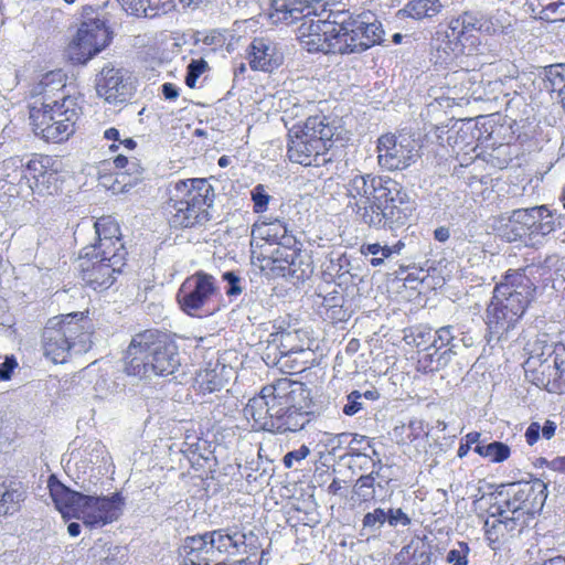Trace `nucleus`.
Returning <instances> with one entry per match:
<instances>
[{
  "label": "nucleus",
  "instance_id": "59",
  "mask_svg": "<svg viewBox=\"0 0 565 565\" xmlns=\"http://www.w3.org/2000/svg\"><path fill=\"white\" fill-rule=\"evenodd\" d=\"M545 76H546V79L550 82L551 84V89L552 90H555L558 86L561 85H565L564 82H565V76L564 74L559 71V65H550L548 67H546V71H545ZM564 86H562L559 88V90L563 88Z\"/></svg>",
  "mask_w": 565,
  "mask_h": 565
},
{
  "label": "nucleus",
  "instance_id": "62",
  "mask_svg": "<svg viewBox=\"0 0 565 565\" xmlns=\"http://www.w3.org/2000/svg\"><path fill=\"white\" fill-rule=\"evenodd\" d=\"M309 454L310 449L307 446L302 445L299 449L289 451L284 456V465L286 468H291L295 461L300 462L301 460L307 458Z\"/></svg>",
  "mask_w": 565,
  "mask_h": 565
},
{
  "label": "nucleus",
  "instance_id": "7",
  "mask_svg": "<svg viewBox=\"0 0 565 565\" xmlns=\"http://www.w3.org/2000/svg\"><path fill=\"white\" fill-rule=\"evenodd\" d=\"M526 379L550 393H565V343L536 342L524 362Z\"/></svg>",
  "mask_w": 565,
  "mask_h": 565
},
{
  "label": "nucleus",
  "instance_id": "32",
  "mask_svg": "<svg viewBox=\"0 0 565 565\" xmlns=\"http://www.w3.org/2000/svg\"><path fill=\"white\" fill-rule=\"evenodd\" d=\"M211 539L210 544L214 550L216 559L222 561L225 554H235L239 552V547L245 544L246 535L238 531L230 529H220L207 532Z\"/></svg>",
  "mask_w": 565,
  "mask_h": 565
},
{
  "label": "nucleus",
  "instance_id": "44",
  "mask_svg": "<svg viewBox=\"0 0 565 565\" xmlns=\"http://www.w3.org/2000/svg\"><path fill=\"white\" fill-rule=\"evenodd\" d=\"M441 349H434L433 352L426 349L425 352L418 360L419 370L424 372H437L440 369L448 365L452 356L457 354L452 348H447L444 351Z\"/></svg>",
  "mask_w": 565,
  "mask_h": 565
},
{
  "label": "nucleus",
  "instance_id": "40",
  "mask_svg": "<svg viewBox=\"0 0 565 565\" xmlns=\"http://www.w3.org/2000/svg\"><path fill=\"white\" fill-rule=\"evenodd\" d=\"M441 8L443 4L439 0H411L403 9L397 11V15L414 20L430 19L437 15Z\"/></svg>",
  "mask_w": 565,
  "mask_h": 565
},
{
  "label": "nucleus",
  "instance_id": "63",
  "mask_svg": "<svg viewBox=\"0 0 565 565\" xmlns=\"http://www.w3.org/2000/svg\"><path fill=\"white\" fill-rule=\"evenodd\" d=\"M17 366L18 362L13 355L6 356L4 361L0 364V381L10 380L11 374Z\"/></svg>",
  "mask_w": 565,
  "mask_h": 565
},
{
  "label": "nucleus",
  "instance_id": "18",
  "mask_svg": "<svg viewBox=\"0 0 565 565\" xmlns=\"http://www.w3.org/2000/svg\"><path fill=\"white\" fill-rule=\"evenodd\" d=\"M50 495L56 510L66 520L78 519L83 507H85L86 495L64 486L55 476H50L47 480Z\"/></svg>",
  "mask_w": 565,
  "mask_h": 565
},
{
  "label": "nucleus",
  "instance_id": "37",
  "mask_svg": "<svg viewBox=\"0 0 565 565\" xmlns=\"http://www.w3.org/2000/svg\"><path fill=\"white\" fill-rule=\"evenodd\" d=\"M25 491L20 482L0 481V515H12L20 510Z\"/></svg>",
  "mask_w": 565,
  "mask_h": 565
},
{
  "label": "nucleus",
  "instance_id": "28",
  "mask_svg": "<svg viewBox=\"0 0 565 565\" xmlns=\"http://www.w3.org/2000/svg\"><path fill=\"white\" fill-rule=\"evenodd\" d=\"M507 290L505 286H497L493 290L491 302L487 308V326L492 335H497L500 339L504 333L512 329L515 321H510V312L502 306L503 302L500 300L504 296Z\"/></svg>",
  "mask_w": 565,
  "mask_h": 565
},
{
  "label": "nucleus",
  "instance_id": "22",
  "mask_svg": "<svg viewBox=\"0 0 565 565\" xmlns=\"http://www.w3.org/2000/svg\"><path fill=\"white\" fill-rule=\"evenodd\" d=\"M545 211V205L514 210L503 228V236L509 242L522 239L526 235L533 236L532 230Z\"/></svg>",
  "mask_w": 565,
  "mask_h": 565
},
{
  "label": "nucleus",
  "instance_id": "43",
  "mask_svg": "<svg viewBox=\"0 0 565 565\" xmlns=\"http://www.w3.org/2000/svg\"><path fill=\"white\" fill-rule=\"evenodd\" d=\"M315 17H317L319 22H321L326 28V34L332 35H334V33H337V31L340 30L341 26L344 28L349 25V21L353 20L348 11H333L331 9H327L326 2H323L322 8H319L318 14H316Z\"/></svg>",
  "mask_w": 565,
  "mask_h": 565
},
{
  "label": "nucleus",
  "instance_id": "6",
  "mask_svg": "<svg viewBox=\"0 0 565 565\" xmlns=\"http://www.w3.org/2000/svg\"><path fill=\"white\" fill-rule=\"evenodd\" d=\"M81 107L75 97L63 95L61 100L38 102L30 108V120L36 136L51 142L67 140L75 131Z\"/></svg>",
  "mask_w": 565,
  "mask_h": 565
},
{
  "label": "nucleus",
  "instance_id": "5",
  "mask_svg": "<svg viewBox=\"0 0 565 565\" xmlns=\"http://www.w3.org/2000/svg\"><path fill=\"white\" fill-rule=\"evenodd\" d=\"M89 321L78 313L54 317L46 322L42 332L44 355L54 363H64L74 354H82L92 348Z\"/></svg>",
  "mask_w": 565,
  "mask_h": 565
},
{
  "label": "nucleus",
  "instance_id": "15",
  "mask_svg": "<svg viewBox=\"0 0 565 565\" xmlns=\"http://www.w3.org/2000/svg\"><path fill=\"white\" fill-rule=\"evenodd\" d=\"M134 86L128 71L105 65L96 77V92L109 104H121L132 95Z\"/></svg>",
  "mask_w": 565,
  "mask_h": 565
},
{
  "label": "nucleus",
  "instance_id": "30",
  "mask_svg": "<svg viewBox=\"0 0 565 565\" xmlns=\"http://www.w3.org/2000/svg\"><path fill=\"white\" fill-rule=\"evenodd\" d=\"M169 222L173 227H191L211 220L210 206L192 207L189 203L168 202Z\"/></svg>",
  "mask_w": 565,
  "mask_h": 565
},
{
  "label": "nucleus",
  "instance_id": "13",
  "mask_svg": "<svg viewBox=\"0 0 565 565\" xmlns=\"http://www.w3.org/2000/svg\"><path fill=\"white\" fill-rule=\"evenodd\" d=\"M376 149L380 167L395 171L413 164L419 158L420 147L412 136L386 134L379 138Z\"/></svg>",
  "mask_w": 565,
  "mask_h": 565
},
{
  "label": "nucleus",
  "instance_id": "12",
  "mask_svg": "<svg viewBox=\"0 0 565 565\" xmlns=\"http://www.w3.org/2000/svg\"><path fill=\"white\" fill-rule=\"evenodd\" d=\"M125 248L120 245L111 254L86 252L81 256V274L83 281L94 290L108 289L115 281V274L120 273L125 264Z\"/></svg>",
  "mask_w": 565,
  "mask_h": 565
},
{
  "label": "nucleus",
  "instance_id": "34",
  "mask_svg": "<svg viewBox=\"0 0 565 565\" xmlns=\"http://www.w3.org/2000/svg\"><path fill=\"white\" fill-rule=\"evenodd\" d=\"M360 35L355 20L349 21V25L341 26L334 33L333 54H355L366 51Z\"/></svg>",
  "mask_w": 565,
  "mask_h": 565
},
{
  "label": "nucleus",
  "instance_id": "33",
  "mask_svg": "<svg viewBox=\"0 0 565 565\" xmlns=\"http://www.w3.org/2000/svg\"><path fill=\"white\" fill-rule=\"evenodd\" d=\"M122 9L136 17L154 18L174 10L173 0H118Z\"/></svg>",
  "mask_w": 565,
  "mask_h": 565
},
{
  "label": "nucleus",
  "instance_id": "57",
  "mask_svg": "<svg viewBox=\"0 0 565 565\" xmlns=\"http://www.w3.org/2000/svg\"><path fill=\"white\" fill-rule=\"evenodd\" d=\"M348 403L343 406V413L347 416H353L363 409L362 393L360 391H352L347 396Z\"/></svg>",
  "mask_w": 565,
  "mask_h": 565
},
{
  "label": "nucleus",
  "instance_id": "26",
  "mask_svg": "<svg viewBox=\"0 0 565 565\" xmlns=\"http://www.w3.org/2000/svg\"><path fill=\"white\" fill-rule=\"evenodd\" d=\"M546 490V484L535 479L532 482L512 484L509 495L518 505L527 508V512L534 514L544 505L547 498Z\"/></svg>",
  "mask_w": 565,
  "mask_h": 565
},
{
  "label": "nucleus",
  "instance_id": "2",
  "mask_svg": "<svg viewBox=\"0 0 565 565\" xmlns=\"http://www.w3.org/2000/svg\"><path fill=\"white\" fill-rule=\"evenodd\" d=\"M307 108L295 103L282 111L281 120L289 137L287 154L295 163L319 166L318 158L332 147L334 137L339 135L338 127L324 116L309 115Z\"/></svg>",
  "mask_w": 565,
  "mask_h": 565
},
{
  "label": "nucleus",
  "instance_id": "4",
  "mask_svg": "<svg viewBox=\"0 0 565 565\" xmlns=\"http://www.w3.org/2000/svg\"><path fill=\"white\" fill-rule=\"evenodd\" d=\"M376 190L367 205L358 204L360 221L373 228H394L406 223L411 214L409 199L403 186L390 177L375 180Z\"/></svg>",
  "mask_w": 565,
  "mask_h": 565
},
{
  "label": "nucleus",
  "instance_id": "39",
  "mask_svg": "<svg viewBox=\"0 0 565 565\" xmlns=\"http://www.w3.org/2000/svg\"><path fill=\"white\" fill-rule=\"evenodd\" d=\"M228 370L226 365L216 363L214 367H207L198 373L196 383L203 394L220 391L227 382Z\"/></svg>",
  "mask_w": 565,
  "mask_h": 565
},
{
  "label": "nucleus",
  "instance_id": "47",
  "mask_svg": "<svg viewBox=\"0 0 565 565\" xmlns=\"http://www.w3.org/2000/svg\"><path fill=\"white\" fill-rule=\"evenodd\" d=\"M460 24L462 31H465V38H469L468 49H472V54L478 51L477 49V38L473 32L481 28V20L479 14L471 11H465L460 15Z\"/></svg>",
  "mask_w": 565,
  "mask_h": 565
},
{
  "label": "nucleus",
  "instance_id": "61",
  "mask_svg": "<svg viewBox=\"0 0 565 565\" xmlns=\"http://www.w3.org/2000/svg\"><path fill=\"white\" fill-rule=\"evenodd\" d=\"M387 520V513L379 508L375 509L373 512H369L363 518V525L365 527H373L375 525H383L385 521Z\"/></svg>",
  "mask_w": 565,
  "mask_h": 565
},
{
  "label": "nucleus",
  "instance_id": "51",
  "mask_svg": "<svg viewBox=\"0 0 565 565\" xmlns=\"http://www.w3.org/2000/svg\"><path fill=\"white\" fill-rule=\"evenodd\" d=\"M499 513L505 514V515H514V514H530L527 512V508H522L521 505H518L514 500H512L511 497L497 502L494 505L491 507L490 515H499Z\"/></svg>",
  "mask_w": 565,
  "mask_h": 565
},
{
  "label": "nucleus",
  "instance_id": "58",
  "mask_svg": "<svg viewBox=\"0 0 565 565\" xmlns=\"http://www.w3.org/2000/svg\"><path fill=\"white\" fill-rule=\"evenodd\" d=\"M18 85V72L12 67H0V86L11 90Z\"/></svg>",
  "mask_w": 565,
  "mask_h": 565
},
{
  "label": "nucleus",
  "instance_id": "38",
  "mask_svg": "<svg viewBox=\"0 0 565 565\" xmlns=\"http://www.w3.org/2000/svg\"><path fill=\"white\" fill-rule=\"evenodd\" d=\"M271 343L276 344L280 354L302 352L306 347V333L299 329H286L271 334Z\"/></svg>",
  "mask_w": 565,
  "mask_h": 565
},
{
  "label": "nucleus",
  "instance_id": "29",
  "mask_svg": "<svg viewBox=\"0 0 565 565\" xmlns=\"http://www.w3.org/2000/svg\"><path fill=\"white\" fill-rule=\"evenodd\" d=\"M434 41L440 42L437 45V50H443L447 56L450 53L455 55L472 54V49H468L469 38H465V31L461 29L459 17L452 18L448 23L447 30L444 33L438 32Z\"/></svg>",
  "mask_w": 565,
  "mask_h": 565
},
{
  "label": "nucleus",
  "instance_id": "48",
  "mask_svg": "<svg viewBox=\"0 0 565 565\" xmlns=\"http://www.w3.org/2000/svg\"><path fill=\"white\" fill-rule=\"evenodd\" d=\"M537 6L541 8L540 11L536 10L533 1H527L526 4L530 7L533 13L541 14V18L550 19L551 15H554V20H563L565 19V0H556L546 2L545 0H537Z\"/></svg>",
  "mask_w": 565,
  "mask_h": 565
},
{
  "label": "nucleus",
  "instance_id": "8",
  "mask_svg": "<svg viewBox=\"0 0 565 565\" xmlns=\"http://www.w3.org/2000/svg\"><path fill=\"white\" fill-rule=\"evenodd\" d=\"M258 254L262 256L259 269L270 277H286L294 282L309 279L313 273L311 256L302 249L296 236L282 237L275 252Z\"/></svg>",
  "mask_w": 565,
  "mask_h": 565
},
{
  "label": "nucleus",
  "instance_id": "31",
  "mask_svg": "<svg viewBox=\"0 0 565 565\" xmlns=\"http://www.w3.org/2000/svg\"><path fill=\"white\" fill-rule=\"evenodd\" d=\"M95 230L98 235V243L92 246L93 252L98 250L103 254H111L122 245L119 225L113 217L107 216L96 221Z\"/></svg>",
  "mask_w": 565,
  "mask_h": 565
},
{
  "label": "nucleus",
  "instance_id": "53",
  "mask_svg": "<svg viewBox=\"0 0 565 565\" xmlns=\"http://www.w3.org/2000/svg\"><path fill=\"white\" fill-rule=\"evenodd\" d=\"M207 70V63L200 58L193 60L186 67L185 84L190 88H194L198 78Z\"/></svg>",
  "mask_w": 565,
  "mask_h": 565
},
{
  "label": "nucleus",
  "instance_id": "54",
  "mask_svg": "<svg viewBox=\"0 0 565 565\" xmlns=\"http://www.w3.org/2000/svg\"><path fill=\"white\" fill-rule=\"evenodd\" d=\"M83 451L90 463L105 461V457L107 455L106 447L99 440L88 441Z\"/></svg>",
  "mask_w": 565,
  "mask_h": 565
},
{
  "label": "nucleus",
  "instance_id": "36",
  "mask_svg": "<svg viewBox=\"0 0 565 565\" xmlns=\"http://www.w3.org/2000/svg\"><path fill=\"white\" fill-rule=\"evenodd\" d=\"M380 175L373 174H356L352 177L347 185L348 195L356 199L360 198L353 205V211L356 213L358 204L367 205L373 199L374 191L376 190L375 180Z\"/></svg>",
  "mask_w": 565,
  "mask_h": 565
},
{
  "label": "nucleus",
  "instance_id": "50",
  "mask_svg": "<svg viewBox=\"0 0 565 565\" xmlns=\"http://www.w3.org/2000/svg\"><path fill=\"white\" fill-rule=\"evenodd\" d=\"M455 339L456 337L452 334L451 326L441 327L435 332L434 340L427 350L443 349L444 347L452 348V350H455L457 347L454 343Z\"/></svg>",
  "mask_w": 565,
  "mask_h": 565
},
{
  "label": "nucleus",
  "instance_id": "27",
  "mask_svg": "<svg viewBox=\"0 0 565 565\" xmlns=\"http://www.w3.org/2000/svg\"><path fill=\"white\" fill-rule=\"evenodd\" d=\"M210 542L207 532L186 537L182 545L184 565H216L220 559H216Z\"/></svg>",
  "mask_w": 565,
  "mask_h": 565
},
{
  "label": "nucleus",
  "instance_id": "20",
  "mask_svg": "<svg viewBox=\"0 0 565 565\" xmlns=\"http://www.w3.org/2000/svg\"><path fill=\"white\" fill-rule=\"evenodd\" d=\"M249 66L254 71L273 72L282 64L284 56L269 39L256 38L248 46Z\"/></svg>",
  "mask_w": 565,
  "mask_h": 565
},
{
  "label": "nucleus",
  "instance_id": "55",
  "mask_svg": "<svg viewBox=\"0 0 565 565\" xmlns=\"http://www.w3.org/2000/svg\"><path fill=\"white\" fill-rule=\"evenodd\" d=\"M555 230V221L552 212L546 207L545 213L542 214L539 222L535 223L532 230L533 236H546Z\"/></svg>",
  "mask_w": 565,
  "mask_h": 565
},
{
  "label": "nucleus",
  "instance_id": "25",
  "mask_svg": "<svg viewBox=\"0 0 565 565\" xmlns=\"http://www.w3.org/2000/svg\"><path fill=\"white\" fill-rule=\"evenodd\" d=\"M298 38L309 52L333 54L334 35L326 34V28L319 20H305L298 29Z\"/></svg>",
  "mask_w": 565,
  "mask_h": 565
},
{
  "label": "nucleus",
  "instance_id": "41",
  "mask_svg": "<svg viewBox=\"0 0 565 565\" xmlns=\"http://www.w3.org/2000/svg\"><path fill=\"white\" fill-rule=\"evenodd\" d=\"M396 559L404 565H430L429 546L420 539L412 540L397 554Z\"/></svg>",
  "mask_w": 565,
  "mask_h": 565
},
{
  "label": "nucleus",
  "instance_id": "24",
  "mask_svg": "<svg viewBox=\"0 0 565 565\" xmlns=\"http://www.w3.org/2000/svg\"><path fill=\"white\" fill-rule=\"evenodd\" d=\"M521 277L520 274H509L505 276V281L501 282L499 286H505L507 290L504 291V296L500 298L504 306V309H508L510 312V321H519V319L524 315L526 307L531 301V290L527 286H516L514 287L513 282L515 278Z\"/></svg>",
  "mask_w": 565,
  "mask_h": 565
},
{
  "label": "nucleus",
  "instance_id": "17",
  "mask_svg": "<svg viewBox=\"0 0 565 565\" xmlns=\"http://www.w3.org/2000/svg\"><path fill=\"white\" fill-rule=\"evenodd\" d=\"M171 202L179 204L189 203L192 207L200 210V206H210L214 204L215 192L206 179H186L179 180L170 190Z\"/></svg>",
  "mask_w": 565,
  "mask_h": 565
},
{
  "label": "nucleus",
  "instance_id": "23",
  "mask_svg": "<svg viewBox=\"0 0 565 565\" xmlns=\"http://www.w3.org/2000/svg\"><path fill=\"white\" fill-rule=\"evenodd\" d=\"M533 518V513L490 515L484 522L486 536L490 542H498L508 534L513 535L515 532H522L524 527L529 526Z\"/></svg>",
  "mask_w": 565,
  "mask_h": 565
},
{
  "label": "nucleus",
  "instance_id": "10",
  "mask_svg": "<svg viewBox=\"0 0 565 565\" xmlns=\"http://www.w3.org/2000/svg\"><path fill=\"white\" fill-rule=\"evenodd\" d=\"M294 206L282 203L279 206V215L273 220H258L252 227L250 233V258L255 266L260 267L262 254L275 252L282 237L294 236L292 232L298 227L297 221L290 215Z\"/></svg>",
  "mask_w": 565,
  "mask_h": 565
},
{
  "label": "nucleus",
  "instance_id": "11",
  "mask_svg": "<svg viewBox=\"0 0 565 565\" xmlns=\"http://www.w3.org/2000/svg\"><path fill=\"white\" fill-rule=\"evenodd\" d=\"M32 196L28 162L20 156H12L0 166V211L17 209L23 200Z\"/></svg>",
  "mask_w": 565,
  "mask_h": 565
},
{
  "label": "nucleus",
  "instance_id": "56",
  "mask_svg": "<svg viewBox=\"0 0 565 565\" xmlns=\"http://www.w3.org/2000/svg\"><path fill=\"white\" fill-rule=\"evenodd\" d=\"M469 552L470 548L466 542H458L457 547L448 552L446 559L452 565H467Z\"/></svg>",
  "mask_w": 565,
  "mask_h": 565
},
{
  "label": "nucleus",
  "instance_id": "46",
  "mask_svg": "<svg viewBox=\"0 0 565 565\" xmlns=\"http://www.w3.org/2000/svg\"><path fill=\"white\" fill-rule=\"evenodd\" d=\"M473 450L481 457L488 458L491 462H503L511 454L510 447L501 441L478 443Z\"/></svg>",
  "mask_w": 565,
  "mask_h": 565
},
{
  "label": "nucleus",
  "instance_id": "14",
  "mask_svg": "<svg viewBox=\"0 0 565 565\" xmlns=\"http://www.w3.org/2000/svg\"><path fill=\"white\" fill-rule=\"evenodd\" d=\"M109 40L110 34L104 21L99 19L85 21L70 45V57L76 63L84 64L99 53Z\"/></svg>",
  "mask_w": 565,
  "mask_h": 565
},
{
  "label": "nucleus",
  "instance_id": "49",
  "mask_svg": "<svg viewBox=\"0 0 565 565\" xmlns=\"http://www.w3.org/2000/svg\"><path fill=\"white\" fill-rule=\"evenodd\" d=\"M379 471H372L369 475L361 476L354 487V493L362 501H370L375 495L374 482Z\"/></svg>",
  "mask_w": 565,
  "mask_h": 565
},
{
  "label": "nucleus",
  "instance_id": "35",
  "mask_svg": "<svg viewBox=\"0 0 565 565\" xmlns=\"http://www.w3.org/2000/svg\"><path fill=\"white\" fill-rule=\"evenodd\" d=\"M316 303L323 307L327 312L331 311L330 319L342 321L345 319V311L342 309L344 298L341 292L329 284L318 286L316 292Z\"/></svg>",
  "mask_w": 565,
  "mask_h": 565
},
{
  "label": "nucleus",
  "instance_id": "9",
  "mask_svg": "<svg viewBox=\"0 0 565 565\" xmlns=\"http://www.w3.org/2000/svg\"><path fill=\"white\" fill-rule=\"evenodd\" d=\"M221 297L216 278L203 270L186 277L177 292L181 310L191 317L201 318L217 310Z\"/></svg>",
  "mask_w": 565,
  "mask_h": 565
},
{
  "label": "nucleus",
  "instance_id": "16",
  "mask_svg": "<svg viewBox=\"0 0 565 565\" xmlns=\"http://www.w3.org/2000/svg\"><path fill=\"white\" fill-rule=\"evenodd\" d=\"M122 505L124 499L119 493L111 497L86 495L85 507L78 520H82L87 527H102L119 518Z\"/></svg>",
  "mask_w": 565,
  "mask_h": 565
},
{
  "label": "nucleus",
  "instance_id": "60",
  "mask_svg": "<svg viewBox=\"0 0 565 565\" xmlns=\"http://www.w3.org/2000/svg\"><path fill=\"white\" fill-rule=\"evenodd\" d=\"M223 279L227 282L226 295L228 297H234L242 294V279L237 275H235L233 271H227L223 275Z\"/></svg>",
  "mask_w": 565,
  "mask_h": 565
},
{
  "label": "nucleus",
  "instance_id": "42",
  "mask_svg": "<svg viewBox=\"0 0 565 565\" xmlns=\"http://www.w3.org/2000/svg\"><path fill=\"white\" fill-rule=\"evenodd\" d=\"M354 20L366 50L376 44L383 43L385 31L379 20L373 19V21H369L366 20V17H359Z\"/></svg>",
  "mask_w": 565,
  "mask_h": 565
},
{
  "label": "nucleus",
  "instance_id": "64",
  "mask_svg": "<svg viewBox=\"0 0 565 565\" xmlns=\"http://www.w3.org/2000/svg\"><path fill=\"white\" fill-rule=\"evenodd\" d=\"M387 521L392 526H396L398 524L405 526L411 523V519L401 509H391L387 512Z\"/></svg>",
  "mask_w": 565,
  "mask_h": 565
},
{
  "label": "nucleus",
  "instance_id": "52",
  "mask_svg": "<svg viewBox=\"0 0 565 565\" xmlns=\"http://www.w3.org/2000/svg\"><path fill=\"white\" fill-rule=\"evenodd\" d=\"M250 196L253 201V210L255 213L260 214L268 210L271 196L267 193L265 185L257 184L252 191Z\"/></svg>",
  "mask_w": 565,
  "mask_h": 565
},
{
  "label": "nucleus",
  "instance_id": "21",
  "mask_svg": "<svg viewBox=\"0 0 565 565\" xmlns=\"http://www.w3.org/2000/svg\"><path fill=\"white\" fill-rule=\"evenodd\" d=\"M50 157H34L28 161V173L31 179L32 195L34 193L45 195L58 190L56 170L51 169Z\"/></svg>",
  "mask_w": 565,
  "mask_h": 565
},
{
  "label": "nucleus",
  "instance_id": "1",
  "mask_svg": "<svg viewBox=\"0 0 565 565\" xmlns=\"http://www.w3.org/2000/svg\"><path fill=\"white\" fill-rule=\"evenodd\" d=\"M253 428L278 434L302 430L313 418L309 391L301 382L279 379L262 388L244 407Z\"/></svg>",
  "mask_w": 565,
  "mask_h": 565
},
{
  "label": "nucleus",
  "instance_id": "45",
  "mask_svg": "<svg viewBox=\"0 0 565 565\" xmlns=\"http://www.w3.org/2000/svg\"><path fill=\"white\" fill-rule=\"evenodd\" d=\"M65 87V75L61 71H53L46 73L38 86L35 92L42 95V100L54 102L55 93ZM57 100H61L58 98Z\"/></svg>",
  "mask_w": 565,
  "mask_h": 565
},
{
  "label": "nucleus",
  "instance_id": "19",
  "mask_svg": "<svg viewBox=\"0 0 565 565\" xmlns=\"http://www.w3.org/2000/svg\"><path fill=\"white\" fill-rule=\"evenodd\" d=\"M323 7L322 0H273L270 18L275 23H294L309 20Z\"/></svg>",
  "mask_w": 565,
  "mask_h": 565
},
{
  "label": "nucleus",
  "instance_id": "3",
  "mask_svg": "<svg viewBox=\"0 0 565 565\" xmlns=\"http://www.w3.org/2000/svg\"><path fill=\"white\" fill-rule=\"evenodd\" d=\"M180 365L181 359L175 343L153 330L137 333L126 351V373L140 379L169 376L174 374Z\"/></svg>",
  "mask_w": 565,
  "mask_h": 565
}]
</instances>
